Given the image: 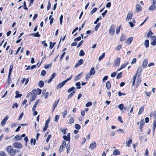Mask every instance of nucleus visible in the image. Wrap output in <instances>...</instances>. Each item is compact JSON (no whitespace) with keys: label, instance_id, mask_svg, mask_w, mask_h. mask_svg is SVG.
I'll use <instances>...</instances> for the list:
<instances>
[{"label":"nucleus","instance_id":"c85d7f7f","mask_svg":"<svg viewBox=\"0 0 156 156\" xmlns=\"http://www.w3.org/2000/svg\"><path fill=\"white\" fill-rule=\"evenodd\" d=\"M132 143V140L131 139H129L126 142V146L128 147H130V144Z\"/></svg>","mask_w":156,"mask_h":156},{"label":"nucleus","instance_id":"c756f323","mask_svg":"<svg viewBox=\"0 0 156 156\" xmlns=\"http://www.w3.org/2000/svg\"><path fill=\"white\" fill-rule=\"evenodd\" d=\"M32 35L35 37H40V35L39 34V32L38 31L34 34H33V33L30 34V35L31 36Z\"/></svg>","mask_w":156,"mask_h":156},{"label":"nucleus","instance_id":"7ed1b4c3","mask_svg":"<svg viewBox=\"0 0 156 156\" xmlns=\"http://www.w3.org/2000/svg\"><path fill=\"white\" fill-rule=\"evenodd\" d=\"M72 76L73 75H71L70 77L67 79L66 80H65L63 82L59 83L57 85V89L60 88L61 87H62L68 81L71 80V79L72 78Z\"/></svg>","mask_w":156,"mask_h":156},{"label":"nucleus","instance_id":"de8ad7c7","mask_svg":"<svg viewBox=\"0 0 156 156\" xmlns=\"http://www.w3.org/2000/svg\"><path fill=\"white\" fill-rule=\"evenodd\" d=\"M0 156H7L5 152L3 151H0Z\"/></svg>","mask_w":156,"mask_h":156},{"label":"nucleus","instance_id":"7c9ffc66","mask_svg":"<svg viewBox=\"0 0 156 156\" xmlns=\"http://www.w3.org/2000/svg\"><path fill=\"white\" fill-rule=\"evenodd\" d=\"M144 44L146 48H148L149 46V41L148 40H146L144 41Z\"/></svg>","mask_w":156,"mask_h":156},{"label":"nucleus","instance_id":"c03bdc74","mask_svg":"<svg viewBox=\"0 0 156 156\" xmlns=\"http://www.w3.org/2000/svg\"><path fill=\"white\" fill-rule=\"evenodd\" d=\"M156 127V122L155 121H154V122L153 123V133H154L155 129V128Z\"/></svg>","mask_w":156,"mask_h":156},{"label":"nucleus","instance_id":"4be33fe9","mask_svg":"<svg viewBox=\"0 0 156 156\" xmlns=\"http://www.w3.org/2000/svg\"><path fill=\"white\" fill-rule=\"evenodd\" d=\"M144 106H142L140 108L139 111L138 113V115H140L143 113L144 111Z\"/></svg>","mask_w":156,"mask_h":156},{"label":"nucleus","instance_id":"9b49d317","mask_svg":"<svg viewBox=\"0 0 156 156\" xmlns=\"http://www.w3.org/2000/svg\"><path fill=\"white\" fill-rule=\"evenodd\" d=\"M136 12H139L142 10V7L140 4H136Z\"/></svg>","mask_w":156,"mask_h":156},{"label":"nucleus","instance_id":"58836bf2","mask_svg":"<svg viewBox=\"0 0 156 156\" xmlns=\"http://www.w3.org/2000/svg\"><path fill=\"white\" fill-rule=\"evenodd\" d=\"M74 126L75 128L77 130H80L81 128L80 126L78 124H76Z\"/></svg>","mask_w":156,"mask_h":156},{"label":"nucleus","instance_id":"8fccbe9b","mask_svg":"<svg viewBox=\"0 0 156 156\" xmlns=\"http://www.w3.org/2000/svg\"><path fill=\"white\" fill-rule=\"evenodd\" d=\"M121 27V25H120L119 27H117L116 29V34H118L120 32Z\"/></svg>","mask_w":156,"mask_h":156},{"label":"nucleus","instance_id":"6ab92c4d","mask_svg":"<svg viewBox=\"0 0 156 156\" xmlns=\"http://www.w3.org/2000/svg\"><path fill=\"white\" fill-rule=\"evenodd\" d=\"M148 63V60L147 58H145L143 61L142 66L143 67H145Z\"/></svg>","mask_w":156,"mask_h":156},{"label":"nucleus","instance_id":"680f3d73","mask_svg":"<svg viewBox=\"0 0 156 156\" xmlns=\"http://www.w3.org/2000/svg\"><path fill=\"white\" fill-rule=\"evenodd\" d=\"M49 125H45V126L43 128V131H45L47 130L48 128V127Z\"/></svg>","mask_w":156,"mask_h":156},{"label":"nucleus","instance_id":"1a4fd4ad","mask_svg":"<svg viewBox=\"0 0 156 156\" xmlns=\"http://www.w3.org/2000/svg\"><path fill=\"white\" fill-rule=\"evenodd\" d=\"M133 13L132 11H129L128 13L126 20L129 21V20L132 19Z\"/></svg>","mask_w":156,"mask_h":156},{"label":"nucleus","instance_id":"4468645a","mask_svg":"<svg viewBox=\"0 0 156 156\" xmlns=\"http://www.w3.org/2000/svg\"><path fill=\"white\" fill-rule=\"evenodd\" d=\"M152 40L153 39V41L151 42V44L152 45H156V37L153 36L151 37Z\"/></svg>","mask_w":156,"mask_h":156},{"label":"nucleus","instance_id":"393cba45","mask_svg":"<svg viewBox=\"0 0 156 156\" xmlns=\"http://www.w3.org/2000/svg\"><path fill=\"white\" fill-rule=\"evenodd\" d=\"M156 8V5H152L149 8V10L151 11L154 10Z\"/></svg>","mask_w":156,"mask_h":156},{"label":"nucleus","instance_id":"79ce46f5","mask_svg":"<svg viewBox=\"0 0 156 156\" xmlns=\"http://www.w3.org/2000/svg\"><path fill=\"white\" fill-rule=\"evenodd\" d=\"M85 54V52H84L83 51V50H81L79 53V56H82L84 55Z\"/></svg>","mask_w":156,"mask_h":156},{"label":"nucleus","instance_id":"a211bd4d","mask_svg":"<svg viewBox=\"0 0 156 156\" xmlns=\"http://www.w3.org/2000/svg\"><path fill=\"white\" fill-rule=\"evenodd\" d=\"M126 39V36L125 34H122L120 38V40L121 41H123L125 40Z\"/></svg>","mask_w":156,"mask_h":156},{"label":"nucleus","instance_id":"a878e982","mask_svg":"<svg viewBox=\"0 0 156 156\" xmlns=\"http://www.w3.org/2000/svg\"><path fill=\"white\" fill-rule=\"evenodd\" d=\"M154 34V33L152 32L151 30H150L148 33L146 37L147 38L149 37H151L152 36L151 35Z\"/></svg>","mask_w":156,"mask_h":156},{"label":"nucleus","instance_id":"c9c22d12","mask_svg":"<svg viewBox=\"0 0 156 156\" xmlns=\"http://www.w3.org/2000/svg\"><path fill=\"white\" fill-rule=\"evenodd\" d=\"M128 64L129 62H127L125 63L124 64L122 65L120 67V69H122L124 68Z\"/></svg>","mask_w":156,"mask_h":156},{"label":"nucleus","instance_id":"dca6fc26","mask_svg":"<svg viewBox=\"0 0 156 156\" xmlns=\"http://www.w3.org/2000/svg\"><path fill=\"white\" fill-rule=\"evenodd\" d=\"M59 101V99H58V100L55 101L54 103L52 106V108H53V112L56 107L57 105L58 104Z\"/></svg>","mask_w":156,"mask_h":156},{"label":"nucleus","instance_id":"473e14b6","mask_svg":"<svg viewBox=\"0 0 156 156\" xmlns=\"http://www.w3.org/2000/svg\"><path fill=\"white\" fill-rule=\"evenodd\" d=\"M69 142H68L66 145L65 146L66 147V148L67 150V153H69V150H70V145H69Z\"/></svg>","mask_w":156,"mask_h":156},{"label":"nucleus","instance_id":"a18cd8bd","mask_svg":"<svg viewBox=\"0 0 156 156\" xmlns=\"http://www.w3.org/2000/svg\"><path fill=\"white\" fill-rule=\"evenodd\" d=\"M91 75H90V74L89 73L87 74H86V77H85V79L86 80H88L90 78V76H91Z\"/></svg>","mask_w":156,"mask_h":156},{"label":"nucleus","instance_id":"39448f33","mask_svg":"<svg viewBox=\"0 0 156 156\" xmlns=\"http://www.w3.org/2000/svg\"><path fill=\"white\" fill-rule=\"evenodd\" d=\"M115 26L114 25L112 24L111 25L109 29V33L111 35H113L114 34L115 32Z\"/></svg>","mask_w":156,"mask_h":156},{"label":"nucleus","instance_id":"6e6552de","mask_svg":"<svg viewBox=\"0 0 156 156\" xmlns=\"http://www.w3.org/2000/svg\"><path fill=\"white\" fill-rule=\"evenodd\" d=\"M120 61L121 59L120 58H117L114 61V65L117 66H119L120 64Z\"/></svg>","mask_w":156,"mask_h":156},{"label":"nucleus","instance_id":"f03ea898","mask_svg":"<svg viewBox=\"0 0 156 156\" xmlns=\"http://www.w3.org/2000/svg\"><path fill=\"white\" fill-rule=\"evenodd\" d=\"M25 136L26 134H23L21 136L19 135H16L14 137V139L16 140L17 141L22 140H23L22 138L24 137V140L25 141V146L26 147H27L28 140L27 137Z\"/></svg>","mask_w":156,"mask_h":156},{"label":"nucleus","instance_id":"f257e3e1","mask_svg":"<svg viewBox=\"0 0 156 156\" xmlns=\"http://www.w3.org/2000/svg\"><path fill=\"white\" fill-rule=\"evenodd\" d=\"M6 150L8 153L11 156H14L16 155V153H19L20 151L14 148L11 145H9L7 147Z\"/></svg>","mask_w":156,"mask_h":156},{"label":"nucleus","instance_id":"0eeeda50","mask_svg":"<svg viewBox=\"0 0 156 156\" xmlns=\"http://www.w3.org/2000/svg\"><path fill=\"white\" fill-rule=\"evenodd\" d=\"M145 124L144 121V119H141L140 122V126L139 127V129L140 131L141 132H142L143 131V127L144 125Z\"/></svg>","mask_w":156,"mask_h":156},{"label":"nucleus","instance_id":"2eb2a0df","mask_svg":"<svg viewBox=\"0 0 156 156\" xmlns=\"http://www.w3.org/2000/svg\"><path fill=\"white\" fill-rule=\"evenodd\" d=\"M37 94V90L36 89H33L31 92V94L32 96L36 97Z\"/></svg>","mask_w":156,"mask_h":156},{"label":"nucleus","instance_id":"5701e85b","mask_svg":"<svg viewBox=\"0 0 156 156\" xmlns=\"http://www.w3.org/2000/svg\"><path fill=\"white\" fill-rule=\"evenodd\" d=\"M76 92L74 90H73V91L69 94L67 97V99L69 100V98H71L75 94Z\"/></svg>","mask_w":156,"mask_h":156},{"label":"nucleus","instance_id":"37998d69","mask_svg":"<svg viewBox=\"0 0 156 156\" xmlns=\"http://www.w3.org/2000/svg\"><path fill=\"white\" fill-rule=\"evenodd\" d=\"M122 72H121L118 73L117 76L116 78L117 79H119L120 78L122 77Z\"/></svg>","mask_w":156,"mask_h":156},{"label":"nucleus","instance_id":"20e7f679","mask_svg":"<svg viewBox=\"0 0 156 156\" xmlns=\"http://www.w3.org/2000/svg\"><path fill=\"white\" fill-rule=\"evenodd\" d=\"M13 146L14 147L18 149H21L23 147V145L21 144L17 141L13 143Z\"/></svg>","mask_w":156,"mask_h":156},{"label":"nucleus","instance_id":"3c124183","mask_svg":"<svg viewBox=\"0 0 156 156\" xmlns=\"http://www.w3.org/2000/svg\"><path fill=\"white\" fill-rule=\"evenodd\" d=\"M118 107L119 108L120 110H122L123 109V105L122 104H121L118 105Z\"/></svg>","mask_w":156,"mask_h":156},{"label":"nucleus","instance_id":"423d86ee","mask_svg":"<svg viewBox=\"0 0 156 156\" xmlns=\"http://www.w3.org/2000/svg\"><path fill=\"white\" fill-rule=\"evenodd\" d=\"M66 145V142L65 141H63L62 143V145L60 147L59 152L61 153L63 151L65 146Z\"/></svg>","mask_w":156,"mask_h":156},{"label":"nucleus","instance_id":"603ef678","mask_svg":"<svg viewBox=\"0 0 156 156\" xmlns=\"http://www.w3.org/2000/svg\"><path fill=\"white\" fill-rule=\"evenodd\" d=\"M141 80H141V78H139V79H138V80H137V81L136 82V86H138L141 83Z\"/></svg>","mask_w":156,"mask_h":156},{"label":"nucleus","instance_id":"774afa93","mask_svg":"<svg viewBox=\"0 0 156 156\" xmlns=\"http://www.w3.org/2000/svg\"><path fill=\"white\" fill-rule=\"evenodd\" d=\"M121 47L122 45L121 44H119L116 47V49L118 51H119L120 50Z\"/></svg>","mask_w":156,"mask_h":156},{"label":"nucleus","instance_id":"ea45409f","mask_svg":"<svg viewBox=\"0 0 156 156\" xmlns=\"http://www.w3.org/2000/svg\"><path fill=\"white\" fill-rule=\"evenodd\" d=\"M51 4L50 0H48V5L47 6V10H49L51 8Z\"/></svg>","mask_w":156,"mask_h":156},{"label":"nucleus","instance_id":"bb28decb","mask_svg":"<svg viewBox=\"0 0 156 156\" xmlns=\"http://www.w3.org/2000/svg\"><path fill=\"white\" fill-rule=\"evenodd\" d=\"M120 154V152L117 149L114 150L113 152V154L114 155H118L119 154Z\"/></svg>","mask_w":156,"mask_h":156},{"label":"nucleus","instance_id":"5fc2aeb1","mask_svg":"<svg viewBox=\"0 0 156 156\" xmlns=\"http://www.w3.org/2000/svg\"><path fill=\"white\" fill-rule=\"evenodd\" d=\"M97 10V8H94L90 12V14H92L93 13H94V12H95Z\"/></svg>","mask_w":156,"mask_h":156},{"label":"nucleus","instance_id":"a19ab883","mask_svg":"<svg viewBox=\"0 0 156 156\" xmlns=\"http://www.w3.org/2000/svg\"><path fill=\"white\" fill-rule=\"evenodd\" d=\"M101 25V23H98L95 26L94 28V30L95 31H97L98 28Z\"/></svg>","mask_w":156,"mask_h":156},{"label":"nucleus","instance_id":"bf43d9fd","mask_svg":"<svg viewBox=\"0 0 156 156\" xmlns=\"http://www.w3.org/2000/svg\"><path fill=\"white\" fill-rule=\"evenodd\" d=\"M51 134H49L48 136V137L46 139V142L47 143H48V142L49 140L51 138Z\"/></svg>","mask_w":156,"mask_h":156},{"label":"nucleus","instance_id":"864d4df0","mask_svg":"<svg viewBox=\"0 0 156 156\" xmlns=\"http://www.w3.org/2000/svg\"><path fill=\"white\" fill-rule=\"evenodd\" d=\"M59 118V115H56L55 117V121L56 122H58Z\"/></svg>","mask_w":156,"mask_h":156},{"label":"nucleus","instance_id":"f3484780","mask_svg":"<svg viewBox=\"0 0 156 156\" xmlns=\"http://www.w3.org/2000/svg\"><path fill=\"white\" fill-rule=\"evenodd\" d=\"M96 147V143L95 142H92L90 145V148L92 149H94Z\"/></svg>","mask_w":156,"mask_h":156},{"label":"nucleus","instance_id":"09e8293b","mask_svg":"<svg viewBox=\"0 0 156 156\" xmlns=\"http://www.w3.org/2000/svg\"><path fill=\"white\" fill-rule=\"evenodd\" d=\"M67 113V110H64L62 112V114L63 115V118H65L66 117V115Z\"/></svg>","mask_w":156,"mask_h":156},{"label":"nucleus","instance_id":"69168bd1","mask_svg":"<svg viewBox=\"0 0 156 156\" xmlns=\"http://www.w3.org/2000/svg\"><path fill=\"white\" fill-rule=\"evenodd\" d=\"M118 119L119 121H120L121 123H123V121L122 117L121 116H119L118 117Z\"/></svg>","mask_w":156,"mask_h":156},{"label":"nucleus","instance_id":"cd10ccee","mask_svg":"<svg viewBox=\"0 0 156 156\" xmlns=\"http://www.w3.org/2000/svg\"><path fill=\"white\" fill-rule=\"evenodd\" d=\"M16 95L15 97L16 98H20L22 96V94H19V92L18 91H16Z\"/></svg>","mask_w":156,"mask_h":156},{"label":"nucleus","instance_id":"aec40b11","mask_svg":"<svg viewBox=\"0 0 156 156\" xmlns=\"http://www.w3.org/2000/svg\"><path fill=\"white\" fill-rule=\"evenodd\" d=\"M106 87L108 90L110 89L111 88V84L110 81H108L106 83Z\"/></svg>","mask_w":156,"mask_h":156},{"label":"nucleus","instance_id":"f704fd0d","mask_svg":"<svg viewBox=\"0 0 156 156\" xmlns=\"http://www.w3.org/2000/svg\"><path fill=\"white\" fill-rule=\"evenodd\" d=\"M13 67V64H12L10 66L9 72V74H11L12 71Z\"/></svg>","mask_w":156,"mask_h":156},{"label":"nucleus","instance_id":"e2e57ef3","mask_svg":"<svg viewBox=\"0 0 156 156\" xmlns=\"http://www.w3.org/2000/svg\"><path fill=\"white\" fill-rule=\"evenodd\" d=\"M83 40H82L79 43V44H78L77 45V48H78L82 44H83Z\"/></svg>","mask_w":156,"mask_h":156},{"label":"nucleus","instance_id":"052dcab7","mask_svg":"<svg viewBox=\"0 0 156 156\" xmlns=\"http://www.w3.org/2000/svg\"><path fill=\"white\" fill-rule=\"evenodd\" d=\"M69 123L70 124L73 123L74 122V119L73 117H71L69 120Z\"/></svg>","mask_w":156,"mask_h":156},{"label":"nucleus","instance_id":"6e6d98bb","mask_svg":"<svg viewBox=\"0 0 156 156\" xmlns=\"http://www.w3.org/2000/svg\"><path fill=\"white\" fill-rule=\"evenodd\" d=\"M75 89V87H71L69 89H68L67 90V91L68 93H70L72 91H73V90Z\"/></svg>","mask_w":156,"mask_h":156},{"label":"nucleus","instance_id":"2f4dec72","mask_svg":"<svg viewBox=\"0 0 156 156\" xmlns=\"http://www.w3.org/2000/svg\"><path fill=\"white\" fill-rule=\"evenodd\" d=\"M136 74H135L133 77L132 86H134L135 84L136 79Z\"/></svg>","mask_w":156,"mask_h":156},{"label":"nucleus","instance_id":"4c0bfd02","mask_svg":"<svg viewBox=\"0 0 156 156\" xmlns=\"http://www.w3.org/2000/svg\"><path fill=\"white\" fill-rule=\"evenodd\" d=\"M60 129L61 130V131L63 133V134H66V131L67 129V128H66L65 129H62V128H60Z\"/></svg>","mask_w":156,"mask_h":156},{"label":"nucleus","instance_id":"13d9d810","mask_svg":"<svg viewBox=\"0 0 156 156\" xmlns=\"http://www.w3.org/2000/svg\"><path fill=\"white\" fill-rule=\"evenodd\" d=\"M92 105V102L91 101H89L86 104L85 106L86 107H89L91 106Z\"/></svg>","mask_w":156,"mask_h":156},{"label":"nucleus","instance_id":"f8f14e48","mask_svg":"<svg viewBox=\"0 0 156 156\" xmlns=\"http://www.w3.org/2000/svg\"><path fill=\"white\" fill-rule=\"evenodd\" d=\"M133 39V37H131L129 38L126 41V44L129 45L130 44Z\"/></svg>","mask_w":156,"mask_h":156},{"label":"nucleus","instance_id":"0e129e2a","mask_svg":"<svg viewBox=\"0 0 156 156\" xmlns=\"http://www.w3.org/2000/svg\"><path fill=\"white\" fill-rule=\"evenodd\" d=\"M37 94L38 95L40 94L41 93V90L39 88H37Z\"/></svg>","mask_w":156,"mask_h":156},{"label":"nucleus","instance_id":"4d7b16f0","mask_svg":"<svg viewBox=\"0 0 156 156\" xmlns=\"http://www.w3.org/2000/svg\"><path fill=\"white\" fill-rule=\"evenodd\" d=\"M51 66V64L45 65L44 67L45 69H47L48 68H50Z\"/></svg>","mask_w":156,"mask_h":156},{"label":"nucleus","instance_id":"b1692460","mask_svg":"<svg viewBox=\"0 0 156 156\" xmlns=\"http://www.w3.org/2000/svg\"><path fill=\"white\" fill-rule=\"evenodd\" d=\"M63 137L64 140L66 141H68V142L70 143V138H69V137H68L66 135H64L63 136Z\"/></svg>","mask_w":156,"mask_h":156},{"label":"nucleus","instance_id":"49530a36","mask_svg":"<svg viewBox=\"0 0 156 156\" xmlns=\"http://www.w3.org/2000/svg\"><path fill=\"white\" fill-rule=\"evenodd\" d=\"M80 83L78 82L76 83V85L78 87H76V88L77 89H80Z\"/></svg>","mask_w":156,"mask_h":156},{"label":"nucleus","instance_id":"ddd939ff","mask_svg":"<svg viewBox=\"0 0 156 156\" xmlns=\"http://www.w3.org/2000/svg\"><path fill=\"white\" fill-rule=\"evenodd\" d=\"M8 119V116H7L4 118L2 119V121H1V124L2 126H4L5 124V122Z\"/></svg>","mask_w":156,"mask_h":156},{"label":"nucleus","instance_id":"9d476101","mask_svg":"<svg viewBox=\"0 0 156 156\" xmlns=\"http://www.w3.org/2000/svg\"><path fill=\"white\" fill-rule=\"evenodd\" d=\"M83 60L82 59H80L78 61L77 63L75 65V67L77 68L79 66L81 65L83 63Z\"/></svg>","mask_w":156,"mask_h":156},{"label":"nucleus","instance_id":"412c9836","mask_svg":"<svg viewBox=\"0 0 156 156\" xmlns=\"http://www.w3.org/2000/svg\"><path fill=\"white\" fill-rule=\"evenodd\" d=\"M95 72L94 67H93L91 68L89 73L91 75H94L95 74Z\"/></svg>","mask_w":156,"mask_h":156},{"label":"nucleus","instance_id":"72a5a7b5","mask_svg":"<svg viewBox=\"0 0 156 156\" xmlns=\"http://www.w3.org/2000/svg\"><path fill=\"white\" fill-rule=\"evenodd\" d=\"M44 82L42 80H41L39 82L38 85L41 87H43L44 85Z\"/></svg>","mask_w":156,"mask_h":156},{"label":"nucleus","instance_id":"338daca9","mask_svg":"<svg viewBox=\"0 0 156 156\" xmlns=\"http://www.w3.org/2000/svg\"><path fill=\"white\" fill-rule=\"evenodd\" d=\"M45 41H42L41 42L42 44H43V46L44 47H46L48 46L47 44L45 42Z\"/></svg>","mask_w":156,"mask_h":156},{"label":"nucleus","instance_id":"e433bc0d","mask_svg":"<svg viewBox=\"0 0 156 156\" xmlns=\"http://www.w3.org/2000/svg\"><path fill=\"white\" fill-rule=\"evenodd\" d=\"M105 55V53H103L101 55H100L98 58L99 61H101L103 58H104Z\"/></svg>","mask_w":156,"mask_h":156}]
</instances>
